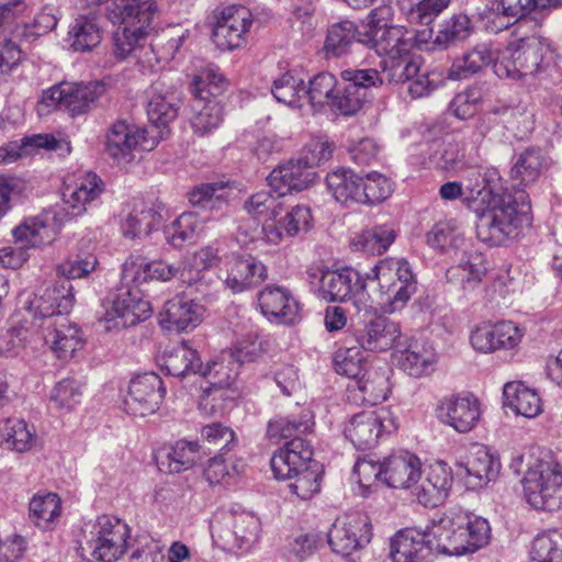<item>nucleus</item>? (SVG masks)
Wrapping results in <instances>:
<instances>
[{
  "instance_id": "obj_1",
  "label": "nucleus",
  "mask_w": 562,
  "mask_h": 562,
  "mask_svg": "<svg viewBox=\"0 0 562 562\" xmlns=\"http://www.w3.org/2000/svg\"><path fill=\"white\" fill-rule=\"evenodd\" d=\"M310 279H318V296L326 302L351 301L358 311L370 307V294L367 280H375L385 313L401 311L417 290L416 277L405 259L385 258L362 276L359 271L346 267L339 270H308Z\"/></svg>"
},
{
  "instance_id": "obj_2",
  "label": "nucleus",
  "mask_w": 562,
  "mask_h": 562,
  "mask_svg": "<svg viewBox=\"0 0 562 562\" xmlns=\"http://www.w3.org/2000/svg\"><path fill=\"white\" fill-rule=\"evenodd\" d=\"M86 7L94 8L105 3L108 19L123 26L113 34L114 55L125 59L142 48L154 32L157 7L149 0H82Z\"/></svg>"
},
{
  "instance_id": "obj_3",
  "label": "nucleus",
  "mask_w": 562,
  "mask_h": 562,
  "mask_svg": "<svg viewBox=\"0 0 562 562\" xmlns=\"http://www.w3.org/2000/svg\"><path fill=\"white\" fill-rule=\"evenodd\" d=\"M476 236L490 246H502L518 235L524 221H528L529 203L525 192L518 196L505 191L503 196L492 198V201L477 210Z\"/></svg>"
},
{
  "instance_id": "obj_4",
  "label": "nucleus",
  "mask_w": 562,
  "mask_h": 562,
  "mask_svg": "<svg viewBox=\"0 0 562 562\" xmlns=\"http://www.w3.org/2000/svg\"><path fill=\"white\" fill-rule=\"evenodd\" d=\"M553 61V50L546 38L537 35L510 42L494 65L501 79L527 80L546 71Z\"/></svg>"
},
{
  "instance_id": "obj_5",
  "label": "nucleus",
  "mask_w": 562,
  "mask_h": 562,
  "mask_svg": "<svg viewBox=\"0 0 562 562\" xmlns=\"http://www.w3.org/2000/svg\"><path fill=\"white\" fill-rule=\"evenodd\" d=\"M429 527L435 552L447 555L473 553L485 546L490 538V525L482 517H442Z\"/></svg>"
},
{
  "instance_id": "obj_6",
  "label": "nucleus",
  "mask_w": 562,
  "mask_h": 562,
  "mask_svg": "<svg viewBox=\"0 0 562 562\" xmlns=\"http://www.w3.org/2000/svg\"><path fill=\"white\" fill-rule=\"evenodd\" d=\"M56 213L44 212L37 216L24 218L12 229L13 246L0 249V265L9 269L20 268L29 258L31 248L49 245L59 233Z\"/></svg>"
},
{
  "instance_id": "obj_7",
  "label": "nucleus",
  "mask_w": 562,
  "mask_h": 562,
  "mask_svg": "<svg viewBox=\"0 0 562 562\" xmlns=\"http://www.w3.org/2000/svg\"><path fill=\"white\" fill-rule=\"evenodd\" d=\"M131 529L122 519L102 515L97 518L90 530L86 547H80L90 558L87 562H116L127 550Z\"/></svg>"
},
{
  "instance_id": "obj_8",
  "label": "nucleus",
  "mask_w": 562,
  "mask_h": 562,
  "mask_svg": "<svg viewBox=\"0 0 562 562\" xmlns=\"http://www.w3.org/2000/svg\"><path fill=\"white\" fill-rule=\"evenodd\" d=\"M527 502L537 509L554 510L562 499V472L557 464L538 460L522 481Z\"/></svg>"
},
{
  "instance_id": "obj_9",
  "label": "nucleus",
  "mask_w": 562,
  "mask_h": 562,
  "mask_svg": "<svg viewBox=\"0 0 562 562\" xmlns=\"http://www.w3.org/2000/svg\"><path fill=\"white\" fill-rule=\"evenodd\" d=\"M103 82H61L43 92L41 103L47 108L68 111L71 116L89 112L105 93Z\"/></svg>"
},
{
  "instance_id": "obj_10",
  "label": "nucleus",
  "mask_w": 562,
  "mask_h": 562,
  "mask_svg": "<svg viewBox=\"0 0 562 562\" xmlns=\"http://www.w3.org/2000/svg\"><path fill=\"white\" fill-rule=\"evenodd\" d=\"M396 428L393 414L386 408H379L355 414L345 426L344 434L355 448L366 450L374 447L384 434H391Z\"/></svg>"
},
{
  "instance_id": "obj_11",
  "label": "nucleus",
  "mask_w": 562,
  "mask_h": 562,
  "mask_svg": "<svg viewBox=\"0 0 562 562\" xmlns=\"http://www.w3.org/2000/svg\"><path fill=\"white\" fill-rule=\"evenodd\" d=\"M156 145L154 131L137 127L126 120L111 124L105 136V151L117 164L131 161L136 149L151 150Z\"/></svg>"
},
{
  "instance_id": "obj_12",
  "label": "nucleus",
  "mask_w": 562,
  "mask_h": 562,
  "mask_svg": "<svg viewBox=\"0 0 562 562\" xmlns=\"http://www.w3.org/2000/svg\"><path fill=\"white\" fill-rule=\"evenodd\" d=\"M104 313L100 321L106 330L122 329L134 326L150 317L153 310L150 303L139 296L133 289L121 291L114 300L103 305Z\"/></svg>"
},
{
  "instance_id": "obj_13",
  "label": "nucleus",
  "mask_w": 562,
  "mask_h": 562,
  "mask_svg": "<svg viewBox=\"0 0 562 562\" xmlns=\"http://www.w3.org/2000/svg\"><path fill=\"white\" fill-rule=\"evenodd\" d=\"M370 539L369 517L361 513H348L338 517L327 533L333 551L345 557L369 543Z\"/></svg>"
},
{
  "instance_id": "obj_14",
  "label": "nucleus",
  "mask_w": 562,
  "mask_h": 562,
  "mask_svg": "<svg viewBox=\"0 0 562 562\" xmlns=\"http://www.w3.org/2000/svg\"><path fill=\"white\" fill-rule=\"evenodd\" d=\"M166 389L160 376L146 372L131 380L127 394L124 397V409L133 416L145 417L159 408Z\"/></svg>"
},
{
  "instance_id": "obj_15",
  "label": "nucleus",
  "mask_w": 562,
  "mask_h": 562,
  "mask_svg": "<svg viewBox=\"0 0 562 562\" xmlns=\"http://www.w3.org/2000/svg\"><path fill=\"white\" fill-rule=\"evenodd\" d=\"M252 24L250 11L243 5L222 10L213 30V42L222 50H233L245 43V34Z\"/></svg>"
},
{
  "instance_id": "obj_16",
  "label": "nucleus",
  "mask_w": 562,
  "mask_h": 562,
  "mask_svg": "<svg viewBox=\"0 0 562 562\" xmlns=\"http://www.w3.org/2000/svg\"><path fill=\"white\" fill-rule=\"evenodd\" d=\"M439 419L458 432H469L481 418V405L473 394L460 393L445 397L437 407Z\"/></svg>"
},
{
  "instance_id": "obj_17",
  "label": "nucleus",
  "mask_w": 562,
  "mask_h": 562,
  "mask_svg": "<svg viewBox=\"0 0 562 562\" xmlns=\"http://www.w3.org/2000/svg\"><path fill=\"white\" fill-rule=\"evenodd\" d=\"M74 288L68 280H63L53 286H47L42 294L34 295L24 310L34 319L45 323L47 318L57 315H68L74 306Z\"/></svg>"
},
{
  "instance_id": "obj_18",
  "label": "nucleus",
  "mask_w": 562,
  "mask_h": 562,
  "mask_svg": "<svg viewBox=\"0 0 562 562\" xmlns=\"http://www.w3.org/2000/svg\"><path fill=\"white\" fill-rule=\"evenodd\" d=\"M68 315H57L41 323L45 344L61 360L70 359L75 351L82 347L83 338L76 323Z\"/></svg>"
},
{
  "instance_id": "obj_19",
  "label": "nucleus",
  "mask_w": 562,
  "mask_h": 562,
  "mask_svg": "<svg viewBox=\"0 0 562 562\" xmlns=\"http://www.w3.org/2000/svg\"><path fill=\"white\" fill-rule=\"evenodd\" d=\"M359 41L368 48L374 49L382 59L403 56L415 46L413 34L398 25H390L378 32L364 31Z\"/></svg>"
},
{
  "instance_id": "obj_20",
  "label": "nucleus",
  "mask_w": 562,
  "mask_h": 562,
  "mask_svg": "<svg viewBox=\"0 0 562 562\" xmlns=\"http://www.w3.org/2000/svg\"><path fill=\"white\" fill-rule=\"evenodd\" d=\"M429 527L424 530L407 528L391 539L390 557L393 562H424L435 552Z\"/></svg>"
},
{
  "instance_id": "obj_21",
  "label": "nucleus",
  "mask_w": 562,
  "mask_h": 562,
  "mask_svg": "<svg viewBox=\"0 0 562 562\" xmlns=\"http://www.w3.org/2000/svg\"><path fill=\"white\" fill-rule=\"evenodd\" d=\"M159 366L167 374L176 378H184L191 373L202 376L211 375L217 362L202 363L196 350L187 342H181L170 350H166L159 357Z\"/></svg>"
},
{
  "instance_id": "obj_22",
  "label": "nucleus",
  "mask_w": 562,
  "mask_h": 562,
  "mask_svg": "<svg viewBox=\"0 0 562 562\" xmlns=\"http://www.w3.org/2000/svg\"><path fill=\"white\" fill-rule=\"evenodd\" d=\"M451 485L450 468L442 461H436L425 470V476L414 486L413 494L425 507H437L448 497Z\"/></svg>"
},
{
  "instance_id": "obj_23",
  "label": "nucleus",
  "mask_w": 562,
  "mask_h": 562,
  "mask_svg": "<svg viewBox=\"0 0 562 562\" xmlns=\"http://www.w3.org/2000/svg\"><path fill=\"white\" fill-rule=\"evenodd\" d=\"M467 195L463 202L471 210H477L492 201V198L503 196L507 191L502 186V178L496 168L481 167L469 172L467 178Z\"/></svg>"
},
{
  "instance_id": "obj_24",
  "label": "nucleus",
  "mask_w": 562,
  "mask_h": 562,
  "mask_svg": "<svg viewBox=\"0 0 562 562\" xmlns=\"http://www.w3.org/2000/svg\"><path fill=\"white\" fill-rule=\"evenodd\" d=\"M313 449L305 439L295 436L271 458V470L278 480H291L308 463H313Z\"/></svg>"
},
{
  "instance_id": "obj_25",
  "label": "nucleus",
  "mask_w": 562,
  "mask_h": 562,
  "mask_svg": "<svg viewBox=\"0 0 562 562\" xmlns=\"http://www.w3.org/2000/svg\"><path fill=\"white\" fill-rule=\"evenodd\" d=\"M260 520L251 512L231 510L220 537L231 549H249L258 539Z\"/></svg>"
},
{
  "instance_id": "obj_26",
  "label": "nucleus",
  "mask_w": 562,
  "mask_h": 562,
  "mask_svg": "<svg viewBox=\"0 0 562 562\" xmlns=\"http://www.w3.org/2000/svg\"><path fill=\"white\" fill-rule=\"evenodd\" d=\"M104 188L103 180L94 172L81 173L72 184L66 183L63 191L64 204L68 206L66 215L69 218L81 215L86 205L99 199Z\"/></svg>"
},
{
  "instance_id": "obj_27",
  "label": "nucleus",
  "mask_w": 562,
  "mask_h": 562,
  "mask_svg": "<svg viewBox=\"0 0 562 562\" xmlns=\"http://www.w3.org/2000/svg\"><path fill=\"white\" fill-rule=\"evenodd\" d=\"M315 179V170H312L300 157L274 168L267 178L271 191L283 196L292 191L307 189Z\"/></svg>"
},
{
  "instance_id": "obj_28",
  "label": "nucleus",
  "mask_w": 562,
  "mask_h": 562,
  "mask_svg": "<svg viewBox=\"0 0 562 562\" xmlns=\"http://www.w3.org/2000/svg\"><path fill=\"white\" fill-rule=\"evenodd\" d=\"M266 278V267L251 256H234L226 262L224 283L233 293L257 286Z\"/></svg>"
},
{
  "instance_id": "obj_29",
  "label": "nucleus",
  "mask_w": 562,
  "mask_h": 562,
  "mask_svg": "<svg viewBox=\"0 0 562 562\" xmlns=\"http://www.w3.org/2000/svg\"><path fill=\"white\" fill-rule=\"evenodd\" d=\"M400 337L397 323L385 316H376L367 322L357 336H351V341L359 344L363 350L381 352L393 348Z\"/></svg>"
},
{
  "instance_id": "obj_30",
  "label": "nucleus",
  "mask_w": 562,
  "mask_h": 562,
  "mask_svg": "<svg viewBox=\"0 0 562 562\" xmlns=\"http://www.w3.org/2000/svg\"><path fill=\"white\" fill-rule=\"evenodd\" d=\"M205 453L198 441L178 440L161 448L156 462L162 472L180 473L200 463Z\"/></svg>"
},
{
  "instance_id": "obj_31",
  "label": "nucleus",
  "mask_w": 562,
  "mask_h": 562,
  "mask_svg": "<svg viewBox=\"0 0 562 562\" xmlns=\"http://www.w3.org/2000/svg\"><path fill=\"white\" fill-rule=\"evenodd\" d=\"M178 274V267L162 260L147 261L139 255L130 256L122 266V280L128 285H140L148 280L168 281Z\"/></svg>"
},
{
  "instance_id": "obj_32",
  "label": "nucleus",
  "mask_w": 562,
  "mask_h": 562,
  "mask_svg": "<svg viewBox=\"0 0 562 562\" xmlns=\"http://www.w3.org/2000/svg\"><path fill=\"white\" fill-rule=\"evenodd\" d=\"M261 313L271 322L292 324L299 314V303L281 286H266L258 293Z\"/></svg>"
},
{
  "instance_id": "obj_33",
  "label": "nucleus",
  "mask_w": 562,
  "mask_h": 562,
  "mask_svg": "<svg viewBox=\"0 0 562 562\" xmlns=\"http://www.w3.org/2000/svg\"><path fill=\"white\" fill-rule=\"evenodd\" d=\"M313 225V216L307 205L297 204L286 211L280 220L262 225V233L269 243L278 244L283 234L294 237L307 233Z\"/></svg>"
},
{
  "instance_id": "obj_34",
  "label": "nucleus",
  "mask_w": 562,
  "mask_h": 562,
  "mask_svg": "<svg viewBox=\"0 0 562 562\" xmlns=\"http://www.w3.org/2000/svg\"><path fill=\"white\" fill-rule=\"evenodd\" d=\"M420 460L403 451L384 461V482L393 488H411L420 479Z\"/></svg>"
},
{
  "instance_id": "obj_35",
  "label": "nucleus",
  "mask_w": 562,
  "mask_h": 562,
  "mask_svg": "<svg viewBox=\"0 0 562 562\" xmlns=\"http://www.w3.org/2000/svg\"><path fill=\"white\" fill-rule=\"evenodd\" d=\"M204 307L187 295H177L165 304L162 322L168 328L184 331L195 328L203 318Z\"/></svg>"
},
{
  "instance_id": "obj_36",
  "label": "nucleus",
  "mask_w": 562,
  "mask_h": 562,
  "mask_svg": "<svg viewBox=\"0 0 562 562\" xmlns=\"http://www.w3.org/2000/svg\"><path fill=\"white\" fill-rule=\"evenodd\" d=\"M547 167L548 159L540 148L530 147L518 154L510 169V178L517 187L515 196L524 192L522 188L535 183Z\"/></svg>"
},
{
  "instance_id": "obj_37",
  "label": "nucleus",
  "mask_w": 562,
  "mask_h": 562,
  "mask_svg": "<svg viewBox=\"0 0 562 562\" xmlns=\"http://www.w3.org/2000/svg\"><path fill=\"white\" fill-rule=\"evenodd\" d=\"M398 367L413 378L429 375L435 371L438 360L431 346L411 344L396 356Z\"/></svg>"
},
{
  "instance_id": "obj_38",
  "label": "nucleus",
  "mask_w": 562,
  "mask_h": 562,
  "mask_svg": "<svg viewBox=\"0 0 562 562\" xmlns=\"http://www.w3.org/2000/svg\"><path fill=\"white\" fill-rule=\"evenodd\" d=\"M34 148L60 150L61 153L69 154L70 143L49 134L33 135L32 137L24 138L21 144L9 143L7 146L0 147V162H13L20 157L31 154Z\"/></svg>"
},
{
  "instance_id": "obj_39",
  "label": "nucleus",
  "mask_w": 562,
  "mask_h": 562,
  "mask_svg": "<svg viewBox=\"0 0 562 562\" xmlns=\"http://www.w3.org/2000/svg\"><path fill=\"white\" fill-rule=\"evenodd\" d=\"M504 405L516 415L527 418L538 416L542 411L541 398L538 393L521 382H508L503 390Z\"/></svg>"
},
{
  "instance_id": "obj_40",
  "label": "nucleus",
  "mask_w": 562,
  "mask_h": 562,
  "mask_svg": "<svg viewBox=\"0 0 562 562\" xmlns=\"http://www.w3.org/2000/svg\"><path fill=\"white\" fill-rule=\"evenodd\" d=\"M558 0H488L487 7L499 18L507 19L506 23L501 26L493 27L490 25L492 32H498L502 29H507L513 23L526 16L537 9H546L551 5H557Z\"/></svg>"
},
{
  "instance_id": "obj_41",
  "label": "nucleus",
  "mask_w": 562,
  "mask_h": 562,
  "mask_svg": "<svg viewBox=\"0 0 562 562\" xmlns=\"http://www.w3.org/2000/svg\"><path fill=\"white\" fill-rule=\"evenodd\" d=\"M494 59V53L487 43L476 44L452 63L448 77L452 80L469 78L491 65Z\"/></svg>"
},
{
  "instance_id": "obj_42",
  "label": "nucleus",
  "mask_w": 562,
  "mask_h": 562,
  "mask_svg": "<svg viewBox=\"0 0 562 562\" xmlns=\"http://www.w3.org/2000/svg\"><path fill=\"white\" fill-rule=\"evenodd\" d=\"M153 94L147 104V115L150 123L158 128L155 136L162 137L164 131L170 122L178 116L179 100L175 91H168L165 94L158 92L157 87H153Z\"/></svg>"
},
{
  "instance_id": "obj_43",
  "label": "nucleus",
  "mask_w": 562,
  "mask_h": 562,
  "mask_svg": "<svg viewBox=\"0 0 562 562\" xmlns=\"http://www.w3.org/2000/svg\"><path fill=\"white\" fill-rule=\"evenodd\" d=\"M326 183L335 200L345 205L362 204L360 175L338 169L327 175Z\"/></svg>"
},
{
  "instance_id": "obj_44",
  "label": "nucleus",
  "mask_w": 562,
  "mask_h": 562,
  "mask_svg": "<svg viewBox=\"0 0 562 562\" xmlns=\"http://www.w3.org/2000/svg\"><path fill=\"white\" fill-rule=\"evenodd\" d=\"M364 33L349 20L331 24L327 30L324 49L327 56L341 57L350 53L355 43L361 44L359 37Z\"/></svg>"
},
{
  "instance_id": "obj_45",
  "label": "nucleus",
  "mask_w": 562,
  "mask_h": 562,
  "mask_svg": "<svg viewBox=\"0 0 562 562\" xmlns=\"http://www.w3.org/2000/svg\"><path fill=\"white\" fill-rule=\"evenodd\" d=\"M70 46L76 52H89L101 43L102 26L94 14L80 15L68 32Z\"/></svg>"
},
{
  "instance_id": "obj_46",
  "label": "nucleus",
  "mask_w": 562,
  "mask_h": 562,
  "mask_svg": "<svg viewBox=\"0 0 562 562\" xmlns=\"http://www.w3.org/2000/svg\"><path fill=\"white\" fill-rule=\"evenodd\" d=\"M473 33V24L467 14H454L445 20L432 41V48L445 50L467 41Z\"/></svg>"
},
{
  "instance_id": "obj_47",
  "label": "nucleus",
  "mask_w": 562,
  "mask_h": 562,
  "mask_svg": "<svg viewBox=\"0 0 562 562\" xmlns=\"http://www.w3.org/2000/svg\"><path fill=\"white\" fill-rule=\"evenodd\" d=\"M396 237L392 225H375L353 238L350 246L370 255H382L394 243Z\"/></svg>"
},
{
  "instance_id": "obj_48",
  "label": "nucleus",
  "mask_w": 562,
  "mask_h": 562,
  "mask_svg": "<svg viewBox=\"0 0 562 562\" xmlns=\"http://www.w3.org/2000/svg\"><path fill=\"white\" fill-rule=\"evenodd\" d=\"M458 465L464 468L468 476L477 480L475 485H481L493 480L497 474L496 463L484 446L474 445L465 461L458 462Z\"/></svg>"
},
{
  "instance_id": "obj_49",
  "label": "nucleus",
  "mask_w": 562,
  "mask_h": 562,
  "mask_svg": "<svg viewBox=\"0 0 562 562\" xmlns=\"http://www.w3.org/2000/svg\"><path fill=\"white\" fill-rule=\"evenodd\" d=\"M162 216L153 207H134L122 223L124 236L136 238L148 236L156 229Z\"/></svg>"
},
{
  "instance_id": "obj_50",
  "label": "nucleus",
  "mask_w": 562,
  "mask_h": 562,
  "mask_svg": "<svg viewBox=\"0 0 562 562\" xmlns=\"http://www.w3.org/2000/svg\"><path fill=\"white\" fill-rule=\"evenodd\" d=\"M282 198L274 192L260 191L245 201L244 209L252 217L268 224V221H274L284 211Z\"/></svg>"
},
{
  "instance_id": "obj_51",
  "label": "nucleus",
  "mask_w": 562,
  "mask_h": 562,
  "mask_svg": "<svg viewBox=\"0 0 562 562\" xmlns=\"http://www.w3.org/2000/svg\"><path fill=\"white\" fill-rule=\"evenodd\" d=\"M60 514V499L55 493L36 494L30 502V518L42 529L52 528Z\"/></svg>"
},
{
  "instance_id": "obj_52",
  "label": "nucleus",
  "mask_w": 562,
  "mask_h": 562,
  "mask_svg": "<svg viewBox=\"0 0 562 562\" xmlns=\"http://www.w3.org/2000/svg\"><path fill=\"white\" fill-rule=\"evenodd\" d=\"M305 83L294 71H286L273 80L271 92L276 100L292 108H301Z\"/></svg>"
},
{
  "instance_id": "obj_53",
  "label": "nucleus",
  "mask_w": 562,
  "mask_h": 562,
  "mask_svg": "<svg viewBox=\"0 0 562 562\" xmlns=\"http://www.w3.org/2000/svg\"><path fill=\"white\" fill-rule=\"evenodd\" d=\"M382 71L389 83H405L412 80L420 69L419 58L413 52L403 56L381 60Z\"/></svg>"
},
{
  "instance_id": "obj_54",
  "label": "nucleus",
  "mask_w": 562,
  "mask_h": 562,
  "mask_svg": "<svg viewBox=\"0 0 562 562\" xmlns=\"http://www.w3.org/2000/svg\"><path fill=\"white\" fill-rule=\"evenodd\" d=\"M353 342L351 336L346 338L345 346L338 348L334 355V366L338 374L357 379L364 370V357L363 348L359 344L353 345Z\"/></svg>"
},
{
  "instance_id": "obj_55",
  "label": "nucleus",
  "mask_w": 562,
  "mask_h": 562,
  "mask_svg": "<svg viewBox=\"0 0 562 562\" xmlns=\"http://www.w3.org/2000/svg\"><path fill=\"white\" fill-rule=\"evenodd\" d=\"M193 110L194 116L191 120V125L195 134L203 136L214 128H216L223 119V106L216 99H207L199 102L194 98Z\"/></svg>"
},
{
  "instance_id": "obj_56",
  "label": "nucleus",
  "mask_w": 562,
  "mask_h": 562,
  "mask_svg": "<svg viewBox=\"0 0 562 562\" xmlns=\"http://www.w3.org/2000/svg\"><path fill=\"white\" fill-rule=\"evenodd\" d=\"M337 86V79L333 74L319 72L308 81V87H305L304 99H307L315 111H322L325 105L329 106Z\"/></svg>"
},
{
  "instance_id": "obj_57",
  "label": "nucleus",
  "mask_w": 562,
  "mask_h": 562,
  "mask_svg": "<svg viewBox=\"0 0 562 562\" xmlns=\"http://www.w3.org/2000/svg\"><path fill=\"white\" fill-rule=\"evenodd\" d=\"M529 562H562V532L539 533L532 541Z\"/></svg>"
},
{
  "instance_id": "obj_58",
  "label": "nucleus",
  "mask_w": 562,
  "mask_h": 562,
  "mask_svg": "<svg viewBox=\"0 0 562 562\" xmlns=\"http://www.w3.org/2000/svg\"><path fill=\"white\" fill-rule=\"evenodd\" d=\"M356 383L363 401L372 405L385 401L391 392L389 378L384 371H368L357 378Z\"/></svg>"
},
{
  "instance_id": "obj_59",
  "label": "nucleus",
  "mask_w": 562,
  "mask_h": 562,
  "mask_svg": "<svg viewBox=\"0 0 562 562\" xmlns=\"http://www.w3.org/2000/svg\"><path fill=\"white\" fill-rule=\"evenodd\" d=\"M203 228L202 222L196 213H182L166 231L167 239L176 247L180 248L186 243H192Z\"/></svg>"
},
{
  "instance_id": "obj_60",
  "label": "nucleus",
  "mask_w": 562,
  "mask_h": 562,
  "mask_svg": "<svg viewBox=\"0 0 562 562\" xmlns=\"http://www.w3.org/2000/svg\"><path fill=\"white\" fill-rule=\"evenodd\" d=\"M1 431L7 447L18 452L30 450L35 440L33 427H29L24 419L8 418Z\"/></svg>"
},
{
  "instance_id": "obj_61",
  "label": "nucleus",
  "mask_w": 562,
  "mask_h": 562,
  "mask_svg": "<svg viewBox=\"0 0 562 562\" xmlns=\"http://www.w3.org/2000/svg\"><path fill=\"white\" fill-rule=\"evenodd\" d=\"M312 426L313 422L308 412L302 414L299 418L277 416L269 420L267 436L274 440L286 439L295 434L310 431Z\"/></svg>"
},
{
  "instance_id": "obj_62",
  "label": "nucleus",
  "mask_w": 562,
  "mask_h": 562,
  "mask_svg": "<svg viewBox=\"0 0 562 562\" xmlns=\"http://www.w3.org/2000/svg\"><path fill=\"white\" fill-rule=\"evenodd\" d=\"M224 79L217 68L207 67L200 71L191 85V93L199 102L215 99L223 91Z\"/></svg>"
},
{
  "instance_id": "obj_63",
  "label": "nucleus",
  "mask_w": 562,
  "mask_h": 562,
  "mask_svg": "<svg viewBox=\"0 0 562 562\" xmlns=\"http://www.w3.org/2000/svg\"><path fill=\"white\" fill-rule=\"evenodd\" d=\"M362 204H375L384 201L392 192L390 180L376 171L360 176Z\"/></svg>"
},
{
  "instance_id": "obj_64",
  "label": "nucleus",
  "mask_w": 562,
  "mask_h": 562,
  "mask_svg": "<svg viewBox=\"0 0 562 562\" xmlns=\"http://www.w3.org/2000/svg\"><path fill=\"white\" fill-rule=\"evenodd\" d=\"M334 149V143L326 135L314 136L302 149L300 158L315 170V167L331 159Z\"/></svg>"
}]
</instances>
